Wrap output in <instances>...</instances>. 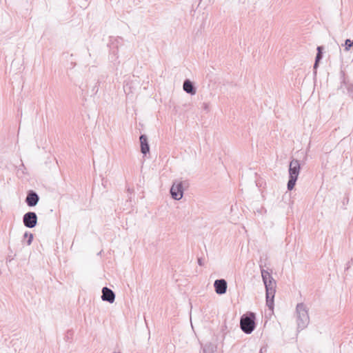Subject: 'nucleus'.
Returning <instances> with one entry per match:
<instances>
[{"label": "nucleus", "mask_w": 353, "mask_h": 353, "mask_svg": "<svg viewBox=\"0 0 353 353\" xmlns=\"http://www.w3.org/2000/svg\"><path fill=\"white\" fill-rule=\"evenodd\" d=\"M275 294H265L266 296V305L270 310H273L274 309V298Z\"/></svg>", "instance_id": "ddd939ff"}, {"label": "nucleus", "mask_w": 353, "mask_h": 353, "mask_svg": "<svg viewBox=\"0 0 353 353\" xmlns=\"http://www.w3.org/2000/svg\"><path fill=\"white\" fill-rule=\"evenodd\" d=\"M183 88L186 93L191 95H194L196 92V87L190 79H185L183 81Z\"/></svg>", "instance_id": "9d476101"}, {"label": "nucleus", "mask_w": 353, "mask_h": 353, "mask_svg": "<svg viewBox=\"0 0 353 353\" xmlns=\"http://www.w3.org/2000/svg\"><path fill=\"white\" fill-rule=\"evenodd\" d=\"M261 276L264 283H266L268 280H272V276L268 270L263 268L261 269Z\"/></svg>", "instance_id": "4468645a"}, {"label": "nucleus", "mask_w": 353, "mask_h": 353, "mask_svg": "<svg viewBox=\"0 0 353 353\" xmlns=\"http://www.w3.org/2000/svg\"><path fill=\"white\" fill-rule=\"evenodd\" d=\"M343 46L345 47V50L349 51L352 48H353V40H351L350 39H345Z\"/></svg>", "instance_id": "2eb2a0df"}, {"label": "nucleus", "mask_w": 353, "mask_h": 353, "mask_svg": "<svg viewBox=\"0 0 353 353\" xmlns=\"http://www.w3.org/2000/svg\"><path fill=\"white\" fill-rule=\"evenodd\" d=\"M26 237H28V239L27 240V244L30 245L33 240V234L28 232H26L23 234V238L26 239Z\"/></svg>", "instance_id": "dca6fc26"}, {"label": "nucleus", "mask_w": 353, "mask_h": 353, "mask_svg": "<svg viewBox=\"0 0 353 353\" xmlns=\"http://www.w3.org/2000/svg\"><path fill=\"white\" fill-rule=\"evenodd\" d=\"M37 215L34 212H28L23 216V225L28 228H33L37 224Z\"/></svg>", "instance_id": "39448f33"}, {"label": "nucleus", "mask_w": 353, "mask_h": 353, "mask_svg": "<svg viewBox=\"0 0 353 353\" xmlns=\"http://www.w3.org/2000/svg\"><path fill=\"white\" fill-rule=\"evenodd\" d=\"M256 316L254 312H248L240 319V327L247 334H251L256 327Z\"/></svg>", "instance_id": "f257e3e1"}, {"label": "nucleus", "mask_w": 353, "mask_h": 353, "mask_svg": "<svg viewBox=\"0 0 353 353\" xmlns=\"http://www.w3.org/2000/svg\"><path fill=\"white\" fill-rule=\"evenodd\" d=\"M116 353H121V352H116Z\"/></svg>", "instance_id": "412c9836"}, {"label": "nucleus", "mask_w": 353, "mask_h": 353, "mask_svg": "<svg viewBox=\"0 0 353 353\" xmlns=\"http://www.w3.org/2000/svg\"><path fill=\"white\" fill-rule=\"evenodd\" d=\"M188 184L187 181H176L174 182L171 188L170 194L172 197L175 200H180L183 195V185Z\"/></svg>", "instance_id": "20e7f679"}, {"label": "nucleus", "mask_w": 353, "mask_h": 353, "mask_svg": "<svg viewBox=\"0 0 353 353\" xmlns=\"http://www.w3.org/2000/svg\"><path fill=\"white\" fill-rule=\"evenodd\" d=\"M350 267V263L348 262L347 269H348Z\"/></svg>", "instance_id": "6ab92c4d"}, {"label": "nucleus", "mask_w": 353, "mask_h": 353, "mask_svg": "<svg viewBox=\"0 0 353 353\" xmlns=\"http://www.w3.org/2000/svg\"><path fill=\"white\" fill-rule=\"evenodd\" d=\"M300 170L299 161L297 159H292L289 165V180L287 184L288 190H292L294 188Z\"/></svg>", "instance_id": "f03ea898"}, {"label": "nucleus", "mask_w": 353, "mask_h": 353, "mask_svg": "<svg viewBox=\"0 0 353 353\" xmlns=\"http://www.w3.org/2000/svg\"><path fill=\"white\" fill-rule=\"evenodd\" d=\"M101 292L102 301H107L110 303H114L115 300V294L111 289L108 288V287H103Z\"/></svg>", "instance_id": "6e6552de"}, {"label": "nucleus", "mask_w": 353, "mask_h": 353, "mask_svg": "<svg viewBox=\"0 0 353 353\" xmlns=\"http://www.w3.org/2000/svg\"><path fill=\"white\" fill-rule=\"evenodd\" d=\"M297 314L298 330H303L310 322V318L306 306L303 303H298L296 307Z\"/></svg>", "instance_id": "7ed1b4c3"}, {"label": "nucleus", "mask_w": 353, "mask_h": 353, "mask_svg": "<svg viewBox=\"0 0 353 353\" xmlns=\"http://www.w3.org/2000/svg\"><path fill=\"white\" fill-rule=\"evenodd\" d=\"M141 152L143 155H146L150 152V145L148 137L145 134H141L139 137Z\"/></svg>", "instance_id": "1a4fd4ad"}, {"label": "nucleus", "mask_w": 353, "mask_h": 353, "mask_svg": "<svg viewBox=\"0 0 353 353\" xmlns=\"http://www.w3.org/2000/svg\"><path fill=\"white\" fill-rule=\"evenodd\" d=\"M214 288L217 294H224L227 292L228 283L224 279H216L214 283Z\"/></svg>", "instance_id": "423d86ee"}, {"label": "nucleus", "mask_w": 353, "mask_h": 353, "mask_svg": "<svg viewBox=\"0 0 353 353\" xmlns=\"http://www.w3.org/2000/svg\"><path fill=\"white\" fill-rule=\"evenodd\" d=\"M323 46H318L316 48L317 53L315 57V61L313 65V70H314V74H316V70L319 65V62L323 59Z\"/></svg>", "instance_id": "9b49d317"}, {"label": "nucleus", "mask_w": 353, "mask_h": 353, "mask_svg": "<svg viewBox=\"0 0 353 353\" xmlns=\"http://www.w3.org/2000/svg\"><path fill=\"white\" fill-rule=\"evenodd\" d=\"M198 264H199L200 266L203 265V259H202L201 258H199V259H198Z\"/></svg>", "instance_id": "a211bd4d"}, {"label": "nucleus", "mask_w": 353, "mask_h": 353, "mask_svg": "<svg viewBox=\"0 0 353 353\" xmlns=\"http://www.w3.org/2000/svg\"><path fill=\"white\" fill-rule=\"evenodd\" d=\"M39 201V196L34 190H28L26 198V203L29 207H34L37 205Z\"/></svg>", "instance_id": "0eeeda50"}, {"label": "nucleus", "mask_w": 353, "mask_h": 353, "mask_svg": "<svg viewBox=\"0 0 353 353\" xmlns=\"http://www.w3.org/2000/svg\"><path fill=\"white\" fill-rule=\"evenodd\" d=\"M265 287V294H275L276 292V281L274 279L268 280L266 283H264Z\"/></svg>", "instance_id": "f8f14e48"}, {"label": "nucleus", "mask_w": 353, "mask_h": 353, "mask_svg": "<svg viewBox=\"0 0 353 353\" xmlns=\"http://www.w3.org/2000/svg\"><path fill=\"white\" fill-rule=\"evenodd\" d=\"M202 108L205 110V111H208L209 110V105H208V103H203L202 104Z\"/></svg>", "instance_id": "f3484780"}, {"label": "nucleus", "mask_w": 353, "mask_h": 353, "mask_svg": "<svg viewBox=\"0 0 353 353\" xmlns=\"http://www.w3.org/2000/svg\"><path fill=\"white\" fill-rule=\"evenodd\" d=\"M259 353H263V352H262V349H261V350H260Z\"/></svg>", "instance_id": "aec40b11"}]
</instances>
